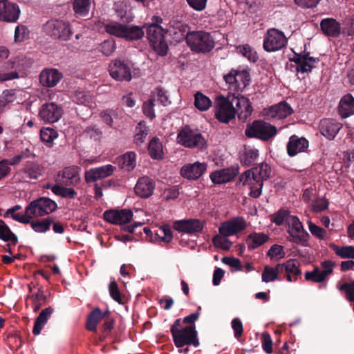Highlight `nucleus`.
<instances>
[{
    "instance_id": "42",
    "label": "nucleus",
    "mask_w": 354,
    "mask_h": 354,
    "mask_svg": "<svg viewBox=\"0 0 354 354\" xmlns=\"http://www.w3.org/2000/svg\"><path fill=\"white\" fill-rule=\"evenodd\" d=\"M268 240V236L264 233L254 232L247 239L248 248L250 250L257 248Z\"/></svg>"
},
{
    "instance_id": "27",
    "label": "nucleus",
    "mask_w": 354,
    "mask_h": 354,
    "mask_svg": "<svg viewBox=\"0 0 354 354\" xmlns=\"http://www.w3.org/2000/svg\"><path fill=\"white\" fill-rule=\"evenodd\" d=\"M62 78V74L55 68H45L39 75V82L46 87H54Z\"/></svg>"
},
{
    "instance_id": "12",
    "label": "nucleus",
    "mask_w": 354,
    "mask_h": 354,
    "mask_svg": "<svg viewBox=\"0 0 354 354\" xmlns=\"http://www.w3.org/2000/svg\"><path fill=\"white\" fill-rule=\"evenodd\" d=\"M44 30L47 35L63 40L68 39L72 35L69 24L62 20L48 21L44 26Z\"/></svg>"
},
{
    "instance_id": "25",
    "label": "nucleus",
    "mask_w": 354,
    "mask_h": 354,
    "mask_svg": "<svg viewBox=\"0 0 354 354\" xmlns=\"http://www.w3.org/2000/svg\"><path fill=\"white\" fill-rule=\"evenodd\" d=\"M232 97L239 118L240 120L247 119L252 112V106L250 100L243 95L234 96L233 95Z\"/></svg>"
},
{
    "instance_id": "20",
    "label": "nucleus",
    "mask_w": 354,
    "mask_h": 354,
    "mask_svg": "<svg viewBox=\"0 0 354 354\" xmlns=\"http://www.w3.org/2000/svg\"><path fill=\"white\" fill-rule=\"evenodd\" d=\"M19 59L15 58L3 64L0 70V83L19 78Z\"/></svg>"
},
{
    "instance_id": "9",
    "label": "nucleus",
    "mask_w": 354,
    "mask_h": 354,
    "mask_svg": "<svg viewBox=\"0 0 354 354\" xmlns=\"http://www.w3.org/2000/svg\"><path fill=\"white\" fill-rule=\"evenodd\" d=\"M165 30L161 26H147V37L154 50L161 56L165 55L168 50V45L165 39Z\"/></svg>"
},
{
    "instance_id": "58",
    "label": "nucleus",
    "mask_w": 354,
    "mask_h": 354,
    "mask_svg": "<svg viewBox=\"0 0 354 354\" xmlns=\"http://www.w3.org/2000/svg\"><path fill=\"white\" fill-rule=\"evenodd\" d=\"M228 236H224L221 234L219 235H216L213 238V242L216 247L220 248L223 250H229L232 243L227 239Z\"/></svg>"
},
{
    "instance_id": "14",
    "label": "nucleus",
    "mask_w": 354,
    "mask_h": 354,
    "mask_svg": "<svg viewBox=\"0 0 354 354\" xmlns=\"http://www.w3.org/2000/svg\"><path fill=\"white\" fill-rule=\"evenodd\" d=\"M19 6L8 0H0V20L8 22H16L20 16Z\"/></svg>"
},
{
    "instance_id": "34",
    "label": "nucleus",
    "mask_w": 354,
    "mask_h": 354,
    "mask_svg": "<svg viewBox=\"0 0 354 354\" xmlns=\"http://www.w3.org/2000/svg\"><path fill=\"white\" fill-rule=\"evenodd\" d=\"M234 176V172L228 168L215 171L210 174L212 181L216 184H223L230 182Z\"/></svg>"
},
{
    "instance_id": "28",
    "label": "nucleus",
    "mask_w": 354,
    "mask_h": 354,
    "mask_svg": "<svg viewBox=\"0 0 354 354\" xmlns=\"http://www.w3.org/2000/svg\"><path fill=\"white\" fill-rule=\"evenodd\" d=\"M112 78L118 81H130L131 80V70L124 61L116 59L112 67Z\"/></svg>"
},
{
    "instance_id": "7",
    "label": "nucleus",
    "mask_w": 354,
    "mask_h": 354,
    "mask_svg": "<svg viewBox=\"0 0 354 354\" xmlns=\"http://www.w3.org/2000/svg\"><path fill=\"white\" fill-rule=\"evenodd\" d=\"M57 207V203L47 197H40L31 201L27 205V212L31 220L53 212Z\"/></svg>"
},
{
    "instance_id": "26",
    "label": "nucleus",
    "mask_w": 354,
    "mask_h": 354,
    "mask_svg": "<svg viewBox=\"0 0 354 354\" xmlns=\"http://www.w3.org/2000/svg\"><path fill=\"white\" fill-rule=\"evenodd\" d=\"M155 189L154 181L147 176L140 178L135 186V192L140 198H148L152 195Z\"/></svg>"
},
{
    "instance_id": "62",
    "label": "nucleus",
    "mask_w": 354,
    "mask_h": 354,
    "mask_svg": "<svg viewBox=\"0 0 354 354\" xmlns=\"http://www.w3.org/2000/svg\"><path fill=\"white\" fill-rule=\"evenodd\" d=\"M339 289L345 292L346 298L348 301L354 302V281L344 283Z\"/></svg>"
},
{
    "instance_id": "59",
    "label": "nucleus",
    "mask_w": 354,
    "mask_h": 354,
    "mask_svg": "<svg viewBox=\"0 0 354 354\" xmlns=\"http://www.w3.org/2000/svg\"><path fill=\"white\" fill-rule=\"evenodd\" d=\"M17 99V95L15 90H5L0 96V105L6 106L7 104L14 102Z\"/></svg>"
},
{
    "instance_id": "33",
    "label": "nucleus",
    "mask_w": 354,
    "mask_h": 354,
    "mask_svg": "<svg viewBox=\"0 0 354 354\" xmlns=\"http://www.w3.org/2000/svg\"><path fill=\"white\" fill-rule=\"evenodd\" d=\"M117 162L121 169L129 172L136 165V155L133 151H129L117 158Z\"/></svg>"
},
{
    "instance_id": "50",
    "label": "nucleus",
    "mask_w": 354,
    "mask_h": 354,
    "mask_svg": "<svg viewBox=\"0 0 354 354\" xmlns=\"http://www.w3.org/2000/svg\"><path fill=\"white\" fill-rule=\"evenodd\" d=\"M30 38V30L24 24H19L15 30L14 41L15 43L25 41Z\"/></svg>"
},
{
    "instance_id": "21",
    "label": "nucleus",
    "mask_w": 354,
    "mask_h": 354,
    "mask_svg": "<svg viewBox=\"0 0 354 354\" xmlns=\"http://www.w3.org/2000/svg\"><path fill=\"white\" fill-rule=\"evenodd\" d=\"M277 269L281 274H286V280L289 282L297 281V277L301 274V270L294 259H289L283 263H278Z\"/></svg>"
},
{
    "instance_id": "11",
    "label": "nucleus",
    "mask_w": 354,
    "mask_h": 354,
    "mask_svg": "<svg viewBox=\"0 0 354 354\" xmlns=\"http://www.w3.org/2000/svg\"><path fill=\"white\" fill-rule=\"evenodd\" d=\"M288 233L291 241L295 243L305 244L309 238L308 233L304 230L299 218L296 216L288 217Z\"/></svg>"
},
{
    "instance_id": "22",
    "label": "nucleus",
    "mask_w": 354,
    "mask_h": 354,
    "mask_svg": "<svg viewBox=\"0 0 354 354\" xmlns=\"http://www.w3.org/2000/svg\"><path fill=\"white\" fill-rule=\"evenodd\" d=\"M342 127V124L335 120L326 118L320 121L319 131L322 136L331 140L335 138Z\"/></svg>"
},
{
    "instance_id": "2",
    "label": "nucleus",
    "mask_w": 354,
    "mask_h": 354,
    "mask_svg": "<svg viewBox=\"0 0 354 354\" xmlns=\"http://www.w3.org/2000/svg\"><path fill=\"white\" fill-rule=\"evenodd\" d=\"M181 322L180 319H177L171 327V333L176 346L182 348L185 346L193 345L194 347H198L199 341L195 327L187 326L180 328Z\"/></svg>"
},
{
    "instance_id": "35",
    "label": "nucleus",
    "mask_w": 354,
    "mask_h": 354,
    "mask_svg": "<svg viewBox=\"0 0 354 354\" xmlns=\"http://www.w3.org/2000/svg\"><path fill=\"white\" fill-rule=\"evenodd\" d=\"M53 313V308L52 307H48L41 310L35 322L32 329L34 335H37L40 334L42 328L48 322V319L51 317Z\"/></svg>"
},
{
    "instance_id": "6",
    "label": "nucleus",
    "mask_w": 354,
    "mask_h": 354,
    "mask_svg": "<svg viewBox=\"0 0 354 354\" xmlns=\"http://www.w3.org/2000/svg\"><path fill=\"white\" fill-rule=\"evenodd\" d=\"M277 131L274 126L262 120H255L247 125L245 134L248 138H257L267 141L272 138Z\"/></svg>"
},
{
    "instance_id": "60",
    "label": "nucleus",
    "mask_w": 354,
    "mask_h": 354,
    "mask_svg": "<svg viewBox=\"0 0 354 354\" xmlns=\"http://www.w3.org/2000/svg\"><path fill=\"white\" fill-rule=\"evenodd\" d=\"M239 70L232 69L229 73L224 75L223 80L227 85V88L230 91L234 92L235 80L238 74Z\"/></svg>"
},
{
    "instance_id": "10",
    "label": "nucleus",
    "mask_w": 354,
    "mask_h": 354,
    "mask_svg": "<svg viewBox=\"0 0 354 354\" xmlns=\"http://www.w3.org/2000/svg\"><path fill=\"white\" fill-rule=\"evenodd\" d=\"M335 263L332 260H324L321 262L320 267L315 266L312 271L305 272V279L314 283H322L332 274Z\"/></svg>"
},
{
    "instance_id": "31",
    "label": "nucleus",
    "mask_w": 354,
    "mask_h": 354,
    "mask_svg": "<svg viewBox=\"0 0 354 354\" xmlns=\"http://www.w3.org/2000/svg\"><path fill=\"white\" fill-rule=\"evenodd\" d=\"M111 174V165L91 169L85 173V180L87 183L95 182Z\"/></svg>"
},
{
    "instance_id": "15",
    "label": "nucleus",
    "mask_w": 354,
    "mask_h": 354,
    "mask_svg": "<svg viewBox=\"0 0 354 354\" xmlns=\"http://www.w3.org/2000/svg\"><path fill=\"white\" fill-rule=\"evenodd\" d=\"M203 227L204 223L196 218L178 220L173 223V227L176 231L191 234L201 232Z\"/></svg>"
},
{
    "instance_id": "55",
    "label": "nucleus",
    "mask_w": 354,
    "mask_h": 354,
    "mask_svg": "<svg viewBox=\"0 0 354 354\" xmlns=\"http://www.w3.org/2000/svg\"><path fill=\"white\" fill-rule=\"evenodd\" d=\"M267 254L271 260L279 261L285 257L286 253L283 246L274 244L270 247Z\"/></svg>"
},
{
    "instance_id": "13",
    "label": "nucleus",
    "mask_w": 354,
    "mask_h": 354,
    "mask_svg": "<svg viewBox=\"0 0 354 354\" xmlns=\"http://www.w3.org/2000/svg\"><path fill=\"white\" fill-rule=\"evenodd\" d=\"M112 35L124 38L127 40H137L142 38L144 31L138 26H128L127 25L115 23L112 24Z\"/></svg>"
},
{
    "instance_id": "32",
    "label": "nucleus",
    "mask_w": 354,
    "mask_h": 354,
    "mask_svg": "<svg viewBox=\"0 0 354 354\" xmlns=\"http://www.w3.org/2000/svg\"><path fill=\"white\" fill-rule=\"evenodd\" d=\"M338 111L342 118H346L354 114V97L351 94L344 95L340 100Z\"/></svg>"
},
{
    "instance_id": "19",
    "label": "nucleus",
    "mask_w": 354,
    "mask_h": 354,
    "mask_svg": "<svg viewBox=\"0 0 354 354\" xmlns=\"http://www.w3.org/2000/svg\"><path fill=\"white\" fill-rule=\"evenodd\" d=\"M290 61L295 63L293 67L295 71L302 73L310 72L317 62L315 58L308 55L300 54H296L293 58L290 59Z\"/></svg>"
},
{
    "instance_id": "49",
    "label": "nucleus",
    "mask_w": 354,
    "mask_h": 354,
    "mask_svg": "<svg viewBox=\"0 0 354 354\" xmlns=\"http://www.w3.org/2000/svg\"><path fill=\"white\" fill-rule=\"evenodd\" d=\"M112 299L120 305H125L129 299L128 295L119 290L115 281H112Z\"/></svg>"
},
{
    "instance_id": "54",
    "label": "nucleus",
    "mask_w": 354,
    "mask_h": 354,
    "mask_svg": "<svg viewBox=\"0 0 354 354\" xmlns=\"http://www.w3.org/2000/svg\"><path fill=\"white\" fill-rule=\"evenodd\" d=\"M4 217L10 216L13 220L18 221L21 223L28 224L31 221L30 214L27 212V207L25 209V213L21 214L17 212L13 213H8V209L6 211L3 215Z\"/></svg>"
},
{
    "instance_id": "45",
    "label": "nucleus",
    "mask_w": 354,
    "mask_h": 354,
    "mask_svg": "<svg viewBox=\"0 0 354 354\" xmlns=\"http://www.w3.org/2000/svg\"><path fill=\"white\" fill-rule=\"evenodd\" d=\"M280 274V271L277 269V264L274 267L266 266L261 274V280L265 283L272 282L278 279Z\"/></svg>"
},
{
    "instance_id": "53",
    "label": "nucleus",
    "mask_w": 354,
    "mask_h": 354,
    "mask_svg": "<svg viewBox=\"0 0 354 354\" xmlns=\"http://www.w3.org/2000/svg\"><path fill=\"white\" fill-rule=\"evenodd\" d=\"M115 15L120 19L128 21L129 17L128 16L129 6L124 1H117L114 3L113 8Z\"/></svg>"
},
{
    "instance_id": "37",
    "label": "nucleus",
    "mask_w": 354,
    "mask_h": 354,
    "mask_svg": "<svg viewBox=\"0 0 354 354\" xmlns=\"http://www.w3.org/2000/svg\"><path fill=\"white\" fill-rule=\"evenodd\" d=\"M22 171L26 175V177L35 180L41 175L43 167L37 162L28 161L24 165Z\"/></svg>"
},
{
    "instance_id": "56",
    "label": "nucleus",
    "mask_w": 354,
    "mask_h": 354,
    "mask_svg": "<svg viewBox=\"0 0 354 354\" xmlns=\"http://www.w3.org/2000/svg\"><path fill=\"white\" fill-rule=\"evenodd\" d=\"M239 53L245 57H247L250 61L255 62L258 59V55L252 48L249 45H243L237 48Z\"/></svg>"
},
{
    "instance_id": "43",
    "label": "nucleus",
    "mask_w": 354,
    "mask_h": 354,
    "mask_svg": "<svg viewBox=\"0 0 354 354\" xmlns=\"http://www.w3.org/2000/svg\"><path fill=\"white\" fill-rule=\"evenodd\" d=\"M212 105V100L202 93L198 91L194 95V106L201 111H207Z\"/></svg>"
},
{
    "instance_id": "36",
    "label": "nucleus",
    "mask_w": 354,
    "mask_h": 354,
    "mask_svg": "<svg viewBox=\"0 0 354 354\" xmlns=\"http://www.w3.org/2000/svg\"><path fill=\"white\" fill-rule=\"evenodd\" d=\"M93 3L94 0H73V8L75 14L78 17H87Z\"/></svg>"
},
{
    "instance_id": "8",
    "label": "nucleus",
    "mask_w": 354,
    "mask_h": 354,
    "mask_svg": "<svg viewBox=\"0 0 354 354\" xmlns=\"http://www.w3.org/2000/svg\"><path fill=\"white\" fill-rule=\"evenodd\" d=\"M288 43L284 33L277 28L267 30L263 42V49L268 53L275 52L283 48Z\"/></svg>"
},
{
    "instance_id": "3",
    "label": "nucleus",
    "mask_w": 354,
    "mask_h": 354,
    "mask_svg": "<svg viewBox=\"0 0 354 354\" xmlns=\"http://www.w3.org/2000/svg\"><path fill=\"white\" fill-rule=\"evenodd\" d=\"M186 42L192 51L195 53H208L215 46V41L211 34L203 30L188 32Z\"/></svg>"
},
{
    "instance_id": "1",
    "label": "nucleus",
    "mask_w": 354,
    "mask_h": 354,
    "mask_svg": "<svg viewBox=\"0 0 354 354\" xmlns=\"http://www.w3.org/2000/svg\"><path fill=\"white\" fill-rule=\"evenodd\" d=\"M271 173L270 166L265 163L244 172L240 177V182L250 189V196L258 198L261 194L263 181Z\"/></svg>"
},
{
    "instance_id": "16",
    "label": "nucleus",
    "mask_w": 354,
    "mask_h": 354,
    "mask_svg": "<svg viewBox=\"0 0 354 354\" xmlns=\"http://www.w3.org/2000/svg\"><path fill=\"white\" fill-rule=\"evenodd\" d=\"M63 114L62 109L54 102L43 104L39 110V116L45 122H57Z\"/></svg>"
},
{
    "instance_id": "23",
    "label": "nucleus",
    "mask_w": 354,
    "mask_h": 354,
    "mask_svg": "<svg viewBox=\"0 0 354 354\" xmlns=\"http://www.w3.org/2000/svg\"><path fill=\"white\" fill-rule=\"evenodd\" d=\"M207 165L205 162H196L193 164L184 165L180 170L181 175L189 180L199 178L206 171Z\"/></svg>"
},
{
    "instance_id": "5",
    "label": "nucleus",
    "mask_w": 354,
    "mask_h": 354,
    "mask_svg": "<svg viewBox=\"0 0 354 354\" xmlns=\"http://www.w3.org/2000/svg\"><path fill=\"white\" fill-rule=\"evenodd\" d=\"M176 141L180 145L187 148H196L202 150L205 148L206 141L203 136L196 131L185 126L179 131Z\"/></svg>"
},
{
    "instance_id": "52",
    "label": "nucleus",
    "mask_w": 354,
    "mask_h": 354,
    "mask_svg": "<svg viewBox=\"0 0 354 354\" xmlns=\"http://www.w3.org/2000/svg\"><path fill=\"white\" fill-rule=\"evenodd\" d=\"M148 135V130L144 122H140L136 128V134L134 136V142L137 145H140L144 143L147 136Z\"/></svg>"
},
{
    "instance_id": "51",
    "label": "nucleus",
    "mask_w": 354,
    "mask_h": 354,
    "mask_svg": "<svg viewBox=\"0 0 354 354\" xmlns=\"http://www.w3.org/2000/svg\"><path fill=\"white\" fill-rule=\"evenodd\" d=\"M58 133L56 130L53 128L46 127L43 128L40 131L41 140L46 143L48 147H50L53 140L57 138Z\"/></svg>"
},
{
    "instance_id": "41",
    "label": "nucleus",
    "mask_w": 354,
    "mask_h": 354,
    "mask_svg": "<svg viewBox=\"0 0 354 354\" xmlns=\"http://www.w3.org/2000/svg\"><path fill=\"white\" fill-rule=\"evenodd\" d=\"M250 81V73L246 70H239L235 80L234 92H241L249 85Z\"/></svg>"
},
{
    "instance_id": "61",
    "label": "nucleus",
    "mask_w": 354,
    "mask_h": 354,
    "mask_svg": "<svg viewBox=\"0 0 354 354\" xmlns=\"http://www.w3.org/2000/svg\"><path fill=\"white\" fill-rule=\"evenodd\" d=\"M308 229L310 233L319 239H324L327 232L321 227L314 224L311 221L308 222Z\"/></svg>"
},
{
    "instance_id": "46",
    "label": "nucleus",
    "mask_w": 354,
    "mask_h": 354,
    "mask_svg": "<svg viewBox=\"0 0 354 354\" xmlns=\"http://www.w3.org/2000/svg\"><path fill=\"white\" fill-rule=\"evenodd\" d=\"M156 237L154 240L162 241L165 243H169L172 241L173 235L170 228V226L168 225H161L156 232Z\"/></svg>"
},
{
    "instance_id": "38",
    "label": "nucleus",
    "mask_w": 354,
    "mask_h": 354,
    "mask_svg": "<svg viewBox=\"0 0 354 354\" xmlns=\"http://www.w3.org/2000/svg\"><path fill=\"white\" fill-rule=\"evenodd\" d=\"M328 246L340 259H354V246H339L333 243H330Z\"/></svg>"
},
{
    "instance_id": "48",
    "label": "nucleus",
    "mask_w": 354,
    "mask_h": 354,
    "mask_svg": "<svg viewBox=\"0 0 354 354\" xmlns=\"http://www.w3.org/2000/svg\"><path fill=\"white\" fill-rule=\"evenodd\" d=\"M52 219L49 218H44L41 221H30L31 228L37 233H44L47 232L52 223Z\"/></svg>"
},
{
    "instance_id": "17",
    "label": "nucleus",
    "mask_w": 354,
    "mask_h": 354,
    "mask_svg": "<svg viewBox=\"0 0 354 354\" xmlns=\"http://www.w3.org/2000/svg\"><path fill=\"white\" fill-rule=\"evenodd\" d=\"M246 227V222L241 217L223 223L218 228L219 233L224 236L234 235Z\"/></svg>"
},
{
    "instance_id": "57",
    "label": "nucleus",
    "mask_w": 354,
    "mask_h": 354,
    "mask_svg": "<svg viewBox=\"0 0 354 354\" xmlns=\"http://www.w3.org/2000/svg\"><path fill=\"white\" fill-rule=\"evenodd\" d=\"M259 156V151L253 148H245L243 162L246 165L252 164Z\"/></svg>"
},
{
    "instance_id": "24",
    "label": "nucleus",
    "mask_w": 354,
    "mask_h": 354,
    "mask_svg": "<svg viewBox=\"0 0 354 354\" xmlns=\"http://www.w3.org/2000/svg\"><path fill=\"white\" fill-rule=\"evenodd\" d=\"M308 146L309 142L305 138L292 135L287 144V153L289 156L293 157L299 153L305 151Z\"/></svg>"
},
{
    "instance_id": "63",
    "label": "nucleus",
    "mask_w": 354,
    "mask_h": 354,
    "mask_svg": "<svg viewBox=\"0 0 354 354\" xmlns=\"http://www.w3.org/2000/svg\"><path fill=\"white\" fill-rule=\"evenodd\" d=\"M310 205L314 212H319L328 209V201L324 198H319L314 200Z\"/></svg>"
},
{
    "instance_id": "64",
    "label": "nucleus",
    "mask_w": 354,
    "mask_h": 354,
    "mask_svg": "<svg viewBox=\"0 0 354 354\" xmlns=\"http://www.w3.org/2000/svg\"><path fill=\"white\" fill-rule=\"evenodd\" d=\"M344 32L348 35H354V15L348 16L344 21Z\"/></svg>"
},
{
    "instance_id": "47",
    "label": "nucleus",
    "mask_w": 354,
    "mask_h": 354,
    "mask_svg": "<svg viewBox=\"0 0 354 354\" xmlns=\"http://www.w3.org/2000/svg\"><path fill=\"white\" fill-rule=\"evenodd\" d=\"M151 157L153 159H161L162 158V146L159 139L153 138L148 147Z\"/></svg>"
},
{
    "instance_id": "4",
    "label": "nucleus",
    "mask_w": 354,
    "mask_h": 354,
    "mask_svg": "<svg viewBox=\"0 0 354 354\" xmlns=\"http://www.w3.org/2000/svg\"><path fill=\"white\" fill-rule=\"evenodd\" d=\"M233 104V97L230 94L227 97L223 95L216 97L214 105L215 118L221 122L228 123L236 115V111Z\"/></svg>"
},
{
    "instance_id": "39",
    "label": "nucleus",
    "mask_w": 354,
    "mask_h": 354,
    "mask_svg": "<svg viewBox=\"0 0 354 354\" xmlns=\"http://www.w3.org/2000/svg\"><path fill=\"white\" fill-rule=\"evenodd\" d=\"M132 218L133 212L130 209H112V223L122 225L129 223Z\"/></svg>"
},
{
    "instance_id": "29",
    "label": "nucleus",
    "mask_w": 354,
    "mask_h": 354,
    "mask_svg": "<svg viewBox=\"0 0 354 354\" xmlns=\"http://www.w3.org/2000/svg\"><path fill=\"white\" fill-rule=\"evenodd\" d=\"M320 27L323 33L328 37H337L341 32L340 24L333 18L323 19Z\"/></svg>"
},
{
    "instance_id": "40",
    "label": "nucleus",
    "mask_w": 354,
    "mask_h": 354,
    "mask_svg": "<svg viewBox=\"0 0 354 354\" xmlns=\"http://www.w3.org/2000/svg\"><path fill=\"white\" fill-rule=\"evenodd\" d=\"M107 312L103 313L99 308H95L88 316L86 328L90 331H95L97 324Z\"/></svg>"
},
{
    "instance_id": "44",
    "label": "nucleus",
    "mask_w": 354,
    "mask_h": 354,
    "mask_svg": "<svg viewBox=\"0 0 354 354\" xmlns=\"http://www.w3.org/2000/svg\"><path fill=\"white\" fill-rule=\"evenodd\" d=\"M0 239L4 241H10L13 244L17 243V236L11 232L8 225L0 219Z\"/></svg>"
},
{
    "instance_id": "30",
    "label": "nucleus",
    "mask_w": 354,
    "mask_h": 354,
    "mask_svg": "<svg viewBox=\"0 0 354 354\" xmlns=\"http://www.w3.org/2000/svg\"><path fill=\"white\" fill-rule=\"evenodd\" d=\"M80 167L73 165L64 167L59 174V176L66 179L67 185H75L80 182Z\"/></svg>"
},
{
    "instance_id": "18",
    "label": "nucleus",
    "mask_w": 354,
    "mask_h": 354,
    "mask_svg": "<svg viewBox=\"0 0 354 354\" xmlns=\"http://www.w3.org/2000/svg\"><path fill=\"white\" fill-rule=\"evenodd\" d=\"M292 113L290 106L285 102H280L263 110V115L267 119H283Z\"/></svg>"
}]
</instances>
